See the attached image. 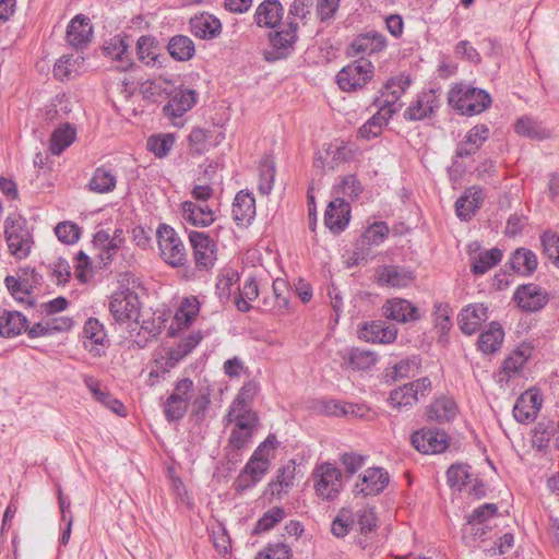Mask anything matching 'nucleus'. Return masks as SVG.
<instances>
[{"mask_svg":"<svg viewBox=\"0 0 559 559\" xmlns=\"http://www.w3.org/2000/svg\"><path fill=\"white\" fill-rule=\"evenodd\" d=\"M448 98L454 109L467 116L483 112L491 103L487 92L463 83L454 85L450 90Z\"/></svg>","mask_w":559,"mask_h":559,"instance_id":"f257e3e1","label":"nucleus"},{"mask_svg":"<svg viewBox=\"0 0 559 559\" xmlns=\"http://www.w3.org/2000/svg\"><path fill=\"white\" fill-rule=\"evenodd\" d=\"M160 258L170 266L178 267L188 260L187 249L178 233L167 224H160L156 230Z\"/></svg>","mask_w":559,"mask_h":559,"instance_id":"f03ea898","label":"nucleus"},{"mask_svg":"<svg viewBox=\"0 0 559 559\" xmlns=\"http://www.w3.org/2000/svg\"><path fill=\"white\" fill-rule=\"evenodd\" d=\"M269 444H271V440L266 439L255 449L236 480V487L238 490H245L254 486L263 478L270 464L269 455L265 452Z\"/></svg>","mask_w":559,"mask_h":559,"instance_id":"7ed1b4c3","label":"nucleus"},{"mask_svg":"<svg viewBox=\"0 0 559 559\" xmlns=\"http://www.w3.org/2000/svg\"><path fill=\"white\" fill-rule=\"evenodd\" d=\"M314 490L318 497L332 501L342 489V473L331 463L318 465L313 471Z\"/></svg>","mask_w":559,"mask_h":559,"instance_id":"20e7f679","label":"nucleus"},{"mask_svg":"<svg viewBox=\"0 0 559 559\" xmlns=\"http://www.w3.org/2000/svg\"><path fill=\"white\" fill-rule=\"evenodd\" d=\"M373 75V66L366 58H358L344 67L336 75L337 84L345 92H353L364 87Z\"/></svg>","mask_w":559,"mask_h":559,"instance_id":"39448f33","label":"nucleus"},{"mask_svg":"<svg viewBox=\"0 0 559 559\" xmlns=\"http://www.w3.org/2000/svg\"><path fill=\"white\" fill-rule=\"evenodd\" d=\"M409 85L411 79L408 76L402 75L388 81L381 96L376 99L378 112L386 114L384 117L390 120L401 109L400 98Z\"/></svg>","mask_w":559,"mask_h":559,"instance_id":"423d86ee","label":"nucleus"},{"mask_svg":"<svg viewBox=\"0 0 559 559\" xmlns=\"http://www.w3.org/2000/svg\"><path fill=\"white\" fill-rule=\"evenodd\" d=\"M189 242L192 248L194 263L198 270H210L216 261V243L210 235L191 230Z\"/></svg>","mask_w":559,"mask_h":559,"instance_id":"0eeeda50","label":"nucleus"},{"mask_svg":"<svg viewBox=\"0 0 559 559\" xmlns=\"http://www.w3.org/2000/svg\"><path fill=\"white\" fill-rule=\"evenodd\" d=\"M163 329L162 317H156V313L139 312L134 318V326L129 331L130 337L134 345L139 348H144L150 341L156 337Z\"/></svg>","mask_w":559,"mask_h":559,"instance_id":"6e6552de","label":"nucleus"},{"mask_svg":"<svg viewBox=\"0 0 559 559\" xmlns=\"http://www.w3.org/2000/svg\"><path fill=\"white\" fill-rule=\"evenodd\" d=\"M109 311L118 322L134 319L140 312L138 295L130 289L114 293L109 301Z\"/></svg>","mask_w":559,"mask_h":559,"instance_id":"1a4fd4ad","label":"nucleus"},{"mask_svg":"<svg viewBox=\"0 0 559 559\" xmlns=\"http://www.w3.org/2000/svg\"><path fill=\"white\" fill-rule=\"evenodd\" d=\"M516 305L525 312H536L549 301L548 293L534 283L519 286L513 295Z\"/></svg>","mask_w":559,"mask_h":559,"instance_id":"9d476101","label":"nucleus"},{"mask_svg":"<svg viewBox=\"0 0 559 559\" xmlns=\"http://www.w3.org/2000/svg\"><path fill=\"white\" fill-rule=\"evenodd\" d=\"M4 233L10 253L19 260L27 258L33 245L28 229L19 222H11L7 223Z\"/></svg>","mask_w":559,"mask_h":559,"instance_id":"9b49d317","label":"nucleus"},{"mask_svg":"<svg viewBox=\"0 0 559 559\" xmlns=\"http://www.w3.org/2000/svg\"><path fill=\"white\" fill-rule=\"evenodd\" d=\"M390 481L389 473L382 467L367 468L358 477L355 493L364 497L376 496L384 490Z\"/></svg>","mask_w":559,"mask_h":559,"instance_id":"f8f14e48","label":"nucleus"},{"mask_svg":"<svg viewBox=\"0 0 559 559\" xmlns=\"http://www.w3.org/2000/svg\"><path fill=\"white\" fill-rule=\"evenodd\" d=\"M413 447L425 454L443 452L448 447L447 436L443 432L431 429H420L411 436Z\"/></svg>","mask_w":559,"mask_h":559,"instance_id":"ddd939ff","label":"nucleus"},{"mask_svg":"<svg viewBox=\"0 0 559 559\" xmlns=\"http://www.w3.org/2000/svg\"><path fill=\"white\" fill-rule=\"evenodd\" d=\"M350 218V205L343 198H335L326 206L324 224L334 234L342 233Z\"/></svg>","mask_w":559,"mask_h":559,"instance_id":"4468645a","label":"nucleus"},{"mask_svg":"<svg viewBox=\"0 0 559 559\" xmlns=\"http://www.w3.org/2000/svg\"><path fill=\"white\" fill-rule=\"evenodd\" d=\"M543 399L537 390H527L522 393L513 407V416L516 421L525 424L536 418L540 407Z\"/></svg>","mask_w":559,"mask_h":559,"instance_id":"2eb2a0df","label":"nucleus"},{"mask_svg":"<svg viewBox=\"0 0 559 559\" xmlns=\"http://www.w3.org/2000/svg\"><path fill=\"white\" fill-rule=\"evenodd\" d=\"M93 36L91 20L82 14L75 15L67 27V41L76 50L84 49Z\"/></svg>","mask_w":559,"mask_h":559,"instance_id":"dca6fc26","label":"nucleus"},{"mask_svg":"<svg viewBox=\"0 0 559 559\" xmlns=\"http://www.w3.org/2000/svg\"><path fill=\"white\" fill-rule=\"evenodd\" d=\"M397 329L385 321H371L359 329V338L379 344H391L396 340Z\"/></svg>","mask_w":559,"mask_h":559,"instance_id":"f3484780","label":"nucleus"},{"mask_svg":"<svg viewBox=\"0 0 559 559\" xmlns=\"http://www.w3.org/2000/svg\"><path fill=\"white\" fill-rule=\"evenodd\" d=\"M182 218L195 227H207L215 222V213L209 204L185 201L181 203Z\"/></svg>","mask_w":559,"mask_h":559,"instance_id":"a211bd4d","label":"nucleus"},{"mask_svg":"<svg viewBox=\"0 0 559 559\" xmlns=\"http://www.w3.org/2000/svg\"><path fill=\"white\" fill-rule=\"evenodd\" d=\"M83 333L86 338L84 347L94 356H102L109 343L104 325L97 319L90 318L84 324Z\"/></svg>","mask_w":559,"mask_h":559,"instance_id":"6ab92c4d","label":"nucleus"},{"mask_svg":"<svg viewBox=\"0 0 559 559\" xmlns=\"http://www.w3.org/2000/svg\"><path fill=\"white\" fill-rule=\"evenodd\" d=\"M415 278L411 270L396 265L383 266L377 272V282L381 286L403 288L412 285Z\"/></svg>","mask_w":559,"mask_h":559,"instance_id":"aec40b11","label":"nucleus"},{"mask_svg":"<svg viewBox=\"0 0 559 559\" xmlns=\"http://www.w3.org/2000/svg\"><path fill=\"white\" fill-rule=\"evenodd\" d=\"M385 47V38L378 33H367L357 36L349 46L350 57L365 58L381 51Z\"/></svg>","mask_w":559,"mask_h":559,"instance_id":"412c9836","label":"nucleus"},{"mask_svg":"<svg viewBox=\"0 0 559 559\" xmlns=\"http://www.w3.org/2000/svg\"><path fill=\"white\" fill-rule=\"evenodd\" d=\"M197 103V93L190 88L175 87L170 100L164 106L163 111L169 118H178L189 111Z\"/></svg>","mask_w":559,"mask_h":559,"instance_id":"4be33fe9","label":"nucleus"},{"mask_svg":"<svg viewBox=\"0 0 559 559\" xmlns=\"http://www.w3.org/2000/svg\"><path fill=\"white\" fill-rule=\"evenodd\" d=\"M383 313L388 319L401 323L417 321L420 318L417 307L402 298L388 300L383 306Z\"/></svg>","mask_w":559,"mask_h":559,"instance_id":"5701e85b","label":"nucleus"},{"mask_svg":"<svg viewBox=\"0 0 559 559\" xmlns=\"http://www.w3.org/2000/svg\"><path fill=\"white\" fill-rule=\"evenodd\" d=\"M484 201V191L480 187L473 186L455 202L456 215L463 219H471Z\"/></svg>","mask_w":559,"mask_h":559,"instance_id":"b1692460","label":"nucleus"},{"mask_svg":"<svg viewBox=\"0 0 559 559\" xmlns=\"http://www.w3.org/2000/svg\"><path fill=\"white\" fill-rule=\"evenodd\" d=\"M284 14V8L280 0H264L254 13V22L260 27L274 28L280 25Z\"/></svg>","mask_w":559,"mask_h":559,"instance_id":"393cba45","label":"nucleus"},{"mask_svg":"<svg viewBox=\"0 0 559 559\" xmlns=\"http://www.w3.org/2000/svg\"><path fill=\"white\" fill-rule=\"evenodd\" d=\"M487 307L483 304H473L466 306L459 314V324L461 331L466 335L476 333L480 324L487 320Z\"/></svg>","mask_w":559,"mask_h":559,"instance_id":"a878e982","label":"nucleus"},{"mask_svg":"<svg viewBox=\"0 0 559 559\" xmlns=\"http://www.w3.org/2000/svg\"><path fill=\"white\" fill-rule=\"evenodd\" d=\"M440 105L436 93L430 90L417 96V99L405 111L404 116L408 120H421L429 117Z\"/></svg>","mask_w":559,"mask_h":559,"instance_id":"bb28decb","label":"nucleus"},{"mask_svg":"<svg viewBox=\"0 0 559 559\" xmlns=\"http://www.w3.org/2000/svg\"><path fill=\"white\" fill-rule=\"evenodd\" d=\"M231 214L237 225H249L255 216L254 197L249 192H238L233 203Z\"/></svg>","mask_w":559,"mask_h":559,"instance_id":"cd10ccee","label":"nucleus"},{"mask_svg":"<svg viewBox=\"0 0 559 559\" xmlns=\"http://www.w3.org/2000/svg\"><path fill=\"white\" fill-rule=\"evenodd\" d=\"M191 33L201 39H213L222 32L221 21L212 14H201L190 20Z\"/></svg>","mask_w":559,"mask_h":559,"instance_id":"c85d7f7f","label":"nucleus"},{"mask_svg":"<svg viewBox=\"0 0 559 559\" xmlns=\"http://www.w3.org/2000/svg\"><path fill=\"white\" fill-rule=\"evenodd\" d=\"M128 39L129 38L127 36L122 37L117 35L106 41L103 46L104 53L112 60L119 61L121 70H128L132 66Z\"/></svg>","mask_w":559,"mask_h":559,"instance_id":"c756f323","label":"nucleus"},{"mask_svg":"<svg viewBox=\"0 0 559 559\" xmlns=\"http://www.w3.org/2000/svg\"><path fill=\"white\" fill-rule=\"evenodd\" d=\"M136 53L147 66L160 68L165 56L159 53L158 45L152 36H141L136 41Z\"/></svg>","mask_w":559,"mask_h":559,"instance_id":"7c9ffc66","label":"nucleus"},{"mask_svg":"<svg viewBox=\"0 0 559 559\" xmlns=\"http://www.w3.org/2000/svg\"><path fill=\"white\" fill-rule=\"evenodd\" d=\"M174 92V84L163 78L146 80L141 85V93L144 98L154 103H160L162 100L170 97Z\"/></svg>","mask_w":559,"mask_h":559,"instance_id":"2f4dec72","label":"nucleus"},{"mask_svg":"<svg viewBox=\"0 0 559 559\" xmlns=\"http://www.w3.org/2000/svg\"><path fill=\"white\" fill-rule=\"evenodd\" d=\"M84 66V57L74 55L61 56L53 66V76L64 81L79 75Z\"/></svg>","mask_w":559,"mask_h":559,"instance_id":"473e14b6","label":"nucleus"},{"mask_svg":"<svg viewBox=\"0 0 559 559\" xmlns=\"http://www.w3.org/2000/svg\"><path fill=\"white\" fill-rule=\"evenodd\" d=\"M84 383L97 402L105 405L115 414L124 415L123 404L117 399L112 397L108 391L103 390L97 379L86 376L84 377Z\"/></svg>","mask_w":559,"mask_h":559,"instance_id":"72a5a7b5","label":"nucleus"},{"mask_svg":"<svg viewBox=\"0 0 559 559\" xmlns=\"http://www.w3.org/2000/svg\"><path fill=\"white\" fill-rule=\"evenodd\" d=\"M419 367L420 362L416 357L403 359L384 370V381L391 384L402 379L415 377Z\"/></svg>","mask_w":559,"mask_h":559,"instance_id":"f704fd0d","label":"nucleus"},{"mask_svg":"<svg viewBox=\"0 0 559 559\" xmlns=\"http://www.w3.org/2000/svg\"><path fill=\"white\" fill-rule=\"evenodd\" d=\"M225 420L227 424H234L236 428L253 432L258 426L259 417L250 407L230 406Z\"/></svg>","mask_w":559,"mask_h":559,"instance_id":"c9c22d12","label":"nucleus"},{"mask_svg":"<svg viewBox=\"0 0 559 559\" xmlns=\"http://www.w3.org/2000/svg\"><path fill=\"white\" fill-rule=\"evenodd\" d=\"M344 364L352 370H368L378 360L377 355L371 350L352 348L342 354Z\"/></svg>","mask_w":559,"mask_h":559,"instance_id":"e433bc0d","label":"nucleus"},{"mask_svg":"<svg viewBox=\"0 0 559 559\" xmlns=\"http://www.w3.org/2000/svg\"><path fill=\"white\" fill-rule=\"evenodd\" d=\"M532 354L530 345L522 344L514 349L504 360L501 367V373L508 379L518 374Z\"/></svg>","mask_w":559,"mask_h":559,"instance_id":"4c0bfd02","label":"nucleus"},{"mask_svg":"<svg viewBox=\"0 0 559 559\" xmlns=\"http://www.w3.org/2000/svg\"><path fill=\"white\" fill-rule=\"evenodd\" d=\"M27 319L19 311H3L0 316V335L14 337L25 331Z\"/></svg>","mask_w":559,"mask_h":559,"instance_id":"58836bf2","label":"nucleus"},{"mask_svg":"<svg viewBox=\"0 0 559 559\" xmlns=\"http://www.w3.org/2000/svg\"><path fill=\"white\" fill-rule=\"evenodd\" d=\"M503 337L504 333L501 325L497 322H491L489 329L480 333L478 337V349L484 354H492L500 348Z\"/></svg>","mask_w":559,"mask_h":559,"instance_id":"ea45409f","label":"nucleus"},{"mask_svg":"<svg viewBox=\"0 0 559 559\" xmlns=\"http://www.w3.org/2000/svg\"><path fill=\"white\" fill-rule=\"evenodd\" d=\"M88 189L96 193H107L116 187V176L111 169L100 166L97 167L88 181Z\"/></svg>","mask_w":559,"mask_h":559,"instance_id":"a19ab883","label":"nucleus"},{"mask_svg":"<svg viewBox=\"0 0 559 559\" xmlns=\"http://www.w3.org/2000/svg\"><path fill=\"white\" fill-rule=\"evenodd\" d=\"M510 265L515 272L530 275L537 267V257L530 249L519 248L513 252Z\"/></svg>","mask_w":559,"mask_h":559,"instance_id":"79ce46f5","label":"nucleus"},{"mask_svg":"<svg viewBox=\"0 0 559 559\" xmlns=\"http://www.w3.org/2000/svg\"><path fill=\"white\" fill-rule=\"evenodd\" d=\"M169 55L178 61L190 60L195 52L194 43L185 35H176L168 43Z\"/></svg>","mask_w":559,"mask_h":559,"instance_id":"37998d69","label":"nucleus"},{"mask_svg":"<svg viewBox=\"0 0 559 559\" xmlns=\"http://www.w3.org/2000/svg\"><path fill=\"white\" fill-rule=\"evenodd\" d=\"M75 129L66 123L57 128L51 136L49 150L53 155H60L68 146H70L75 140Z\"/></svg>","mask_w":559,"mask_h":559,"instance_id":"c03bdc74","label":"nucleus"},{"mask_svg":"<svg viewBox=\"0 0 559 559\" xmlns=\"http://www.w3.org/2000/svg\"><path fill=\"white\" fill-rule=\"evenodd\" d=\"M299 25L296 21H285L280 31L271 38L272 45L276 49H288L294 46L298 39Z\"/></svg>","mask_w":559,"mask_h":559,"instance_id":"a18cd8bd","label":"nucleus"},{"mask_svg":"<svg viewBox=\"0 0 559 559\" xmlns=\"http://www.w3.org/2000/svg\"><path fill=\"white\" fill-rule=\"evenodd\" d=\"M456 415V405L452 399L436 400L428 409V418L438 423L452 420Z\"/></svg>","mask_w":559,"mask_h":559,"instance_id":"49530a36","label":"nucleus"},{"mask_svg":"<svg viewBox=\"0 0 559 559\" xmlns=\"http://www.w3.org/2000/svg\"><path fill=\"white\" fill-rule=\"evenodd\" d=\"M515 132L532 140H544L549 138V131L542 127L540 122L531 118L522 117L515 123Z\"/></svg>","mask_w":559,"mask_h":559,"instance_id":"de8ad7c7","label":"nucleus"},{"mask_svg":"<svg viewBox=\"0 0 559 559\" xmlns=\"http://www.w3.org/2000/svg\"><path fill=\"white\" fill-rule=\"evenodd\" d=\"M355 528V514L350 508H342L331 524L332 534L342 538Z\"/></svg>","mask_w":559,"mask_h":559,"instance_id":"09e8293b","label":"nucleus"},{"mask_svg":"<svg viewBox=\"0 0 559 559\" xmlns=\"http://www.w3.org/2000/svg\"><path fill=\"white\" fill-rule=\"evenodd\" d=\"M502 259V252L498 248L479 253L472 262V272L481 275L498 264Z\"/></svg>","mask_w":559,"mask_h":559,"instance_id":"8fccbe9b","label":"nucleus"},{"mask_svg":"<svg viewBox=\"0 0 559 559\" xmlns=\"http://www.w3.org/2000/svg\"><path fill=\"white\" fill-rule=\"evenodd\" d=\"M388 401L394 409L401 411L413 406L418 401V397L414 394L412 384L406 383L403 386L391 391Z\"/></svg>","mask_w":559,"mask_h":559,"instance_id":"3c124183","label":"nucleus"},{"mask_svg":"<svg viewBox=\"0 0 559 559\" xmlns=\"http://www.w3.org/2000/svg\"><path fill=\"white\" fill-rule=\"evenodd\" d=\"M386 114L376 112L369 120H367L357 131L360 139L371 140L382 133L383 127L388 123L389 119L384 116Z\"/></svg>","mask_w":559,"mask_h":559,"instance_id":"603ef678","label":"nucleus"},{"mask_svg":"<svg viewBox=\"0 0 559 559\" xmlns=\"http://www.w3.org/2000/svg\"><path fill=\"white\" fill-rule=\"evenodd\" d=\"M469 466L466 464L457 463L451 465L447 471V480L451 488L462 490L471 479Z\"/></svg>","mask_w":559,"mask_h":559,"instance_id":"864d4df0","label":"nucleus"},{"mask_svg":"<svg viewBox=\"0 0 559 559\" xmlns=\"http://www.w3.org/2000/svg\"><path fill=\"white\" fill-rule=\"evenodd\" d=\"M275 177V165L273 160L264 158L260 163L258 190L261 194L267 195L273 189Z\"/></svg>","mask_w":559,"mask_h":559,"instance_id":"5fc2aeb1","label":"nucleus"},{"mask_svg":"<svg viewBox=\"0 0 559 559\" xmlns=\"http://www.w3.org/2000/svg\"><path fill=\"white\" fill-rule=\"evenodd\" d=\"M354 514L355 527H357L361 534L372 532L377 527V515L373 507L364 506L354 511Z\"/></svg>","mask_w":559,"mask_h":559,"instance_id":"6e6d98bb","label":"nucleus"},{"mask_svg":"<svg viewBox=\"0 0 559 559\" xmlns=\"http://www.w3.org/2000/svg\"><path fill=\"white\" fill-rule=\"evenodd\" d=\"M544 254L559 269V235L547 230L540 236Z\"/></svg>","mask_w":559,"mask_h":559,"instance_id":"4d7b16f0","label":"nucleus"},{"mask_svg":"<svg viewBox=\"0 0 559 559\" xmlns=\"http://www.w3.org/2000/svg\"><path fill=\"white\" fill-rule=\"evenodd\" d=\"M286 516V512L283 508L274 507L267 510L257 522V525L253 530V534H260L270 531L273 528L278 522L284 520Z\"/></svg>","mask_w":559,"mask_h":559,"instance_id":"13d9d810","label":"nucleus"},{"mask_svg":"<svg viewBox=\"0 0 559 559\" xmlns=\"http://www.w3.org/2000/svg\"><path fill=\"white\" fill-rule=\"evenodd\" d=\"M175 143V138L173 134H163V135H152L147 140V148L156 157H165L171 150Z\"/></svg>","mask_w":559,"mask_h":559,"instance_id":"bf43d9fd","label":"nucleus"},{"mask_svg":"<svg viewBox=\"0 0 559 559\" xmlns=\"http://www.w3.org/2000/svg\"><path fill=\"white\" fill-rule=\"evenodd\" d=\"M200 304L197 297L190 296L186 297L176 313V319L179 322H185L186 324H190L199 314Z\"/></svg>","mask_w":559,"mask_h":559,"instance_id":"052dcab7","label":"nucleus"},{"mask_svg":"<svg viewBox=\"0 0 559 559\" xmlns=\"http://www.w3.org/2000/svg\"><path fill=\"white\" fill-rule=\"evenodd\" d=\"M312 4L313 0H294L289 7L286 21L299 19L302 25H307L311 16L310 8Z\"/></svg>","mask_w":559,"mask_h":559,"instance_id":"680f3d73","label":"nucleus"},{"mask_svg":"<svg viewBox=\"0 0 559 559\" xmlns=\"http://www.w3.org/2000/svg\"><path fill=\"white\" fill-rule=\"evenodd\" d=\"M188 404L185 400H178L171 394L164 403V414L168 421H176L181 419L187 413Z\"/></svg>","mask_w":559,"mask_h":559,"instance_id":"e2e57ef3","label":"nucleus"},{"mask_svg":"<svg viewBox=\"0 0 559 559\" xmlns=\"http://www.w3.org/2000/svg\"><path fill=\"white\" fill-rule=\"evenodd\" d=\"M255 559H292V547L286 543L269 544Z\"/></svg>","mask_w":559,"mask_h":559,"instance_id":"0e129e2a","label":"nucleus"},{"mask_svg":"<svg viewBox=\"0 0 559 559\" xmlns=\"http://www.w3.org/2000/svg\"><path fill=\"white\" fill-rule=\"evenodd\" d=\"M389 227L384 222H376L362 234V240L370 246H378L388 237Z\"/></svg>","mask_w":559,"mask_h":559,"instance_id":"69168bd1","label":"nucleus"},{"mask_svg":"<svg viewBox=\"0 0 559 559\" xmlns=\"http://www.w3.org/2000/svg\"><path fill=\"white\" fill-rule=\"evenodd\" d=\"M335 189L336 193L348 197L352 200L357 199L362 192L361 183L355 175L343 177Z\"/></svg>","mask_w":559,"mask_h":559,"instance_id":"338daca9","label":"nucleus"},{"mask_svg":"<svg viewBox=\"0 0 559 559\" xmlns=\"http://www.w3.org/2000/svg\"><path fill=\"white\" fill-rule=\"evenodd\" d=\"M56 236L64 243H74L79 240L81 228L71 222H61L55 228Z\"/></svg>","mask_w":559,"mask_h":559,"instance_id":"774afa93","label":"nucleus"}]
</instances>
